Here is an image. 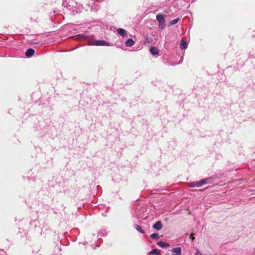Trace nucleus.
<instances>
[{
    "instance_id": "nucleus-10",
    "label": "nucleus",
    "mask_w": 255,
    "mask_h": 255,
    "mask_svg": "<svg viewBox=\"0 0 255 255\" xmlns=\"http://www.w3.org/2000/svg\"><path fill=\"white\" fill-rule=\"evenodd\" d=\"M125 43L127 46L131 47L134 45V42L131 38H128L127 40Z\"/></svg>"
},
{
    "instance_id": "nucleus-3",
    "label": "nucleus",
    "mask_w": 255,
    "mask_h": 255,
    "mask_svg": "<svg viewBox=\"0 0 255 255\" xmlns=\"http://www.w3.org/2000/svg\"><path fill=\"white\" fill-rule=\"evenodd\" d=\"M90 45L96 46H110L109 42L103 40H96L90 42Z\"/></svg>"
},
{
    "instance_id": "nucleus-15",
    "label": "nucleus",
    "mask_w": 255,
    "mask_h": 255,
    "mask_svg": "<svg viewBox=\"0 0 255 255\" xmlns=\"http://www.w3.org/2000/svg\"><path fill=\"white\" fill-rule=\"evenodd\" d=\"M135 229L139 232L141 233H144V231L141 229V227L138 225H135Z\"/></svg>"
},
{
    "instance_id": "nucleus-5",
    "label": "nucleus",
    "mask_w": 255,
    "mask_h": 255,
    "mask_svg": "<svg viewBox=\"0 0 255 255\" xmlns=\"http://www.w3.org/2000/svg\"><path fill=\"white\" fill-rule=\"evenodd\" d=\"M153 228L157 230H160L162 228V224L161 222L159 221L156 222L153 226Z\"/></svg>"
},
{
    "instance_id": "nucleus-16",
    "label": "nucleus",
    "mask_w": 255,
    "mask_h": 255,
    "mask_svg": "<svg viewBox=\"0 0 255 255\" xmlns=\"http://www.w3.org/2000/svg\"><path fill=\"white\" fill-rule=\"evenodd\" d=\"M150 238L152 239H158L159 238V236L158 234H152L150 235Z\"/></svg>"
},
{
    "instance_id": "nucleus-12",
    "label": "nucleus",
    "mask_w": 255,
    "mask_h": 255,
    "mask_svg": "<svg viewBox=\"0 0 255 255\" xmlns=\"http://www.w3.org/2000/svg\"><path fill=\"white\" fill-rule=\"evenodd\" d=\"M187 48V43L184 40H182L180 42V48L181 49H185Z\"/></svg>"
},
{
    "instance_id": "nucleus-14",
    "label": "nucleus",
    "mask_w": 255,
    "mask_h": 255,
    "mask_svg": "<svg viewBox=\"0 0 255 255\" xmlns=\"http://www.w3.org/2000/svg\"><path fill=\"white\" fill-rule=\"evenodd\" d=\"M211 180V178H208L206 179H203L200 180V182H202L203 185L207 184L209 183V181Z\"/></svg>"
},
{
    "instance_id": "nucleus-8",
    "label": "nucleus",
    "mask_w": 255,
    "mask_h": 255,
    "mask_svg": "<svg viewBox=\"0 0 255 255\" xmlns=\"http://www.w3.org/2000/svg\"><path fill=\"white\" fill-rule=\"evenodd\" d=\"M203 184L202 182H200V181L190 183V186L193 187H200Z\"/></svg>"
},
{
    "instance_id": "nucleus-1",
    "label": "nucleus",
    "mask_w": 255,
    "mask_h": 255,
    "mask_svg": "<svg viewBox=\"0 0 255 255\" xmlns=\"http://www.w3.org/2000/svg\"><path fill=\"white\" fill-rule=\"evenodd\" d=\"M68 8L72 12L78 13L81 11L83 8L82 5L72 0L69 2Z\"/></svg>"
},
{
    "instance_id": "nucleus-7",
    "label": "nucleus",
    "mask_w": 255,
    "mask_h": 255,
    "mask_svg": "<svg viewBox=\"0 0 255 255\" xmlns=\"http://www.w3.org/2000/svg\"><path fill=\"white\" fill-rule=\"evenodd\" d=\"M34 54V50L32 48H29L25 52V55L28 57L32 56Z\"/></svg>"
},
{
    "instance_id": "nucleus-2",
    "label": "nucleus",
    "mask_w": 255,
    "mask_h": 255,
    "mask_svg": "<svg viewBox=\"0 0 255 255\" xmlns=\"http://www.w3.org/2000/svg\"><path fill=\"white\" fill-rule=\"evenodd\" d=\"M156 19L159 23V27L161 29H164L166 25L164 15L161 14H158L156 15Z\"/></svg>"
},
{
    "instance_id": "nucleus-4",
    "label": "nucleus",
    "mask_w": 255,
    "mask_h": 255,
    "mask_svg": "<svg viewBox=\"0 0 255 255\" xmlns=\"http://www.w3.org/2000/svg\"><path fill=\"white\" fill-rule=\"evenodd\" d=\"M173 255H181V249L180 247H176L173 248L171 250Z\"/></svg>"
},
{
    "instance_id": "nucleus-17",
    "label": "nucleus",
    "mask_w": 255,
    "mask_h": 255,
    "mask_svg": "<svg viewBox=\"0 0 255 255\" xmlns=\"http://www.w3.org/2000/svg\"><path fill=\"white\" fill-rule=\"evenodd\" d=\"M179 21V18H176V19H174L173 20H172V21H171L170 22V24L171 25H174L175 24H176Z\"/></svg>"
},
{
    "instance_id": "nucleus-13",
    "label": "nucleus",
    "mask_w": 255,
    "mask_h": 255,
    "mask_svg": "<svg viewBox=\"0 0 255 255\" xmlns=\"http://www.w3.org/2000/svg\"><path fill=\"white\" fill-rule=\"evenodd\" d=\"M160 255V252L159 251H158L157 250H156V249L152 250L149 252V255Z\"/></svg>"
},
{
    "instance_id": "nucleus-9",
    "label": "nucleus",
    "mask_w": 255,
    "mask_h": 255,
    "mask_svg": "<svg viewBox=\"0 0 255 255\" xmlns=\"http://www.w3.org/2000/svg\"><path fill=\"white\" fill-rule=\"evenodd\" d=\"M118 33L122 36H125L127 35V32L125 29L119 28L117 29Z\"/></svg>"
},
{
    "instance_id": "nucleus-6",
    "label": "nucleus",
    "mask_w": 255,
    "mask_h": 255,
    "mask_svg": "<svg viewBox=\"0 0 255 255\" xmlns=\"http://www.w3.org/2000/svg\"><path fill=\"white\" fill-rule=\"evenodd\" d=\"M150 52L152 55H156L158 54L159 50L155 47H151L149 49Z\"/></svg>"
},
{
    "instance_id": "nucleus-22",
    "label": "nucleus",
    "mask_w": 255,
    "mask_h": 255,
    "mask_svg": "<svg viewBox=\"0 0 255 255\" xmlns=\"http://www.w3.org/2000/svg\"><path fill=\"white\" fill-rule=\"evenodd\" d=\"M94 0L95 1H97V2H101V1H103L104 0Z\"/></svg>"
},
{
    "instance_id": "nucleus-18",
    "label": "nucleus",
    "mask_w": 255,
    "mask_h": 255,
    "mask_svg": "<svg viewBox=\"0 0 255 255\" xmlns=\"http://www.w3.org/2000/svg\"><path fill=\"white\" fill-rule=\"evenodd\" d=\"M195 255H212V254H202V253H201L200 252H199V251H197L196 252V253H195Z\"/></svg>"
},
{
    "instance_id": "nucleus-19",
    "label": "nucleus",
    "mask_w": 255,
    "mask_h": 255,
    "mask_svg": "<svg viewBox=\"0 0 255 255\" xmlns=\"http://www.w3.org/2000/svg\"><path fill=\"white\" fill-rule=\"evenodd\" d=\"M99 9V7L98 5H94V6L92 7V9L94 11H98V10Z\"/></svg>"
},
{
    "instance_id": "nucleus-11",
    "label": "nucleus",
    "mask_w": 255,
    "mask_h": 255,
    "mask_svg": "<svg viewBox=\"0 0 255 255\" xmlns=\"http://www.w3.org/2000/svg\"><path fill=\"white\" fill-rule=\"evenodd\" d=\"M157 245H158V246H159L160 247L162 248H167L169 246V244H168V243H165L163 242H158L157 243Z\"/></svg>"
},
{
    "instance_id": "nucleus-21",
    "label": "nucleus",
    "mask_w": 255,
    "mask_h": 255,
    "mask_svg": "<svg viewBox=\"0 0 255 255\" xmlns=\"http://www.w3.org/2000/svg\"><path fill=\"white\" fill-rule=\"evenodd\" d=\"M193 235L192 234H191V235H190V239H192V240H193L195 239V238L193 236Z\"/></svg>"
},
{
    "instance_id": "nucleus-20",
    "label": "nucleus",
    "mask_w": 255,
    "mask_h": 255,
    "mask_svg": "<svg viewBox=\"0 0 255 255\" xmlns=\"http://www.w3.org/2000/svg\"><path fill=\"white\" fill-rule=\"evenodd\" d=\"M73 37L74 38V39L78 40L80 38L82 37V36H81V35L79 34V35H75V36H73Z\"/></svg>"
}]
</instances>
